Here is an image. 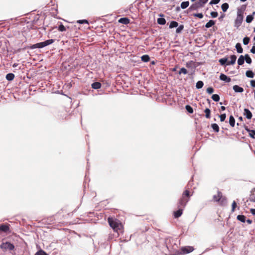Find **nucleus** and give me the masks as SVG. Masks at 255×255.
I'll list each match as a JSON object with an SVG mask.
<instances>
[{"instance_id":"obj_1","label":"nucleus","mask_w":255,"mask_h":255,"mask_svg":"<svg viewBox=\"0 0 255 255\" xmlns=\"http://www.w3.org/2000/svg\"><path fill=\"white\" fill-rule=\"evenodd\" d=\"M108 221L110 227L112 228L115 232L118 233L119 231L122 230L123 226L119 220L112 217H109Z\"/></svg>"},{"instance_id":"obj_2","label":"nucleus","mask_w":255,"mask_h":255,"mask_svg":"<svg viewBox=\"0 0 255 255\" xmlns=\"http://www.w3.org/2000/svg\"><path fill=\"white\" fill-rule=\"evenodd\" d=\"M54 42V39H48L47 40H45L43 42H39L36 44H34L32 45L31 46V49H35V48H43L46 46H48L52 43H53Z\"/></svg>"},{"instance_id":"obj_3","label":"nucleus","mask_w":255,"mask_h":255,"mask_svg":"<svg viewBox=\"0 0 255 255\" xmlns=\"http://www.w3.org/2000/svg\"><path fill=\"white\" fill-rule=\"evenodd\" d=\"M189 197V192L188 190H186L182 194V198L179 202V207L184 208L189 201V199H186V197Z\"/></svg>"},{"instance_id":"obj_4","label":"nucleus","mask_w":255,"mask_h":255,"mask_svg":"<svg viewBox=\"0 0 255 255\" xmlns=\"http://www.w3.org/2000/svg\"><path fill=\"white\" fill-rule=\"evenodd\" d=\"M243 18L244 16L243 11L241 9H238L237 11V18L235 22V26L237 28H239L242 24V23L243 20Z\"/></svg>"},{"instance_id":"obj_5","label":"nucleus","mask_w":255,"mask_h":255,"mask_svg":"<svg viewBox=\"0 0 255 255\" xmlns=\"http://www.w3.org/2000/svg\"><path fill=\"white\" fill-rule=\"evenodd\" d=\"M0 248L3 250V251H11L14 249V246L13 244H11L9 242H5V243H2L0 246Z\"/></svg>"},{"instance_id":"obj_6","label":"nucleus","mask_w":255,"mask_h":255,"mask_svg":"<svg viewBox=\"0 0 255 255\" xmlns=\"http://www.w3.org/2000/svg\"><path fill=\"white\" fill-rule=\"evenodd\" d=\"M194 250V248L191 246H187L183 247L181 249V251L183 254H188L192 252Z\"/></svg>"},{"instance_id":"obj_7","label":"nucleus","mask_w":255,"mask_h":255,"mask_svg":"<svg viewBox=\"0 0 255 255\" xmlns=\"http://www.w3.org/2000/svg\"><path fill=\"white\" fill-rule=\"evenodd\" d=\"M222 194L221 192L218 191L217 195H215L213 196V200L216 202H219L221 201V202H223V199H222Z\"/></svg>"},{"instance_id":"obj_8","label":"nucleus","mask_w":255,"mask_h":255,"mask_svg":"<svg viewBox=\"0 0 255 255\" xmlns=\"http://www.w3.org/2000/svg\"><path fill=\"white\" fill-rule=\"evenodd\" d=\"M220 79L222 81H224L226 83H229L231 82V79L229 77L224 74H221L220 76Z\"/></svg>"},{"instance_id":"obj_9","label":"nucleus","mask_w":255,"mask_h":255,"mask_svg":"<svg viewBox=\"0 0 255 255\" xmlns=\"http://www.w3.org/2000/svg\"><path fill=\"white\" fill-rule=\"evenodd\" d=\"M119 22L124 24H128L130 22L129 19L127 17L121 18L118 20Z\"/></svg>"},{"instance_id":"obj_10","label":"nucleus","mask_w":255,"mask_h":255,"mask_svg":"<svg viewBox=\"0 0 255 255\" xmlns=\"http://www.w3.org/2000/svg\"><path fill=\"white\" fill-rule=\"evenodd\" d=\"M244 116L246 117L248 119H251L252 117V114L251 111L248 109H244Z\"/></svg>"},{"instance_id":"obj_11","label":"nucleus","mask_w":255,"mask_h":255,"mask_svg":"<svg viewBox=\"0 0 255 255\" xmlns=\"http://www.w3.org/2000/svg\"><path fill=\"white\" fill-rule=\"evenodd\" d=\"M202 7V6H200V5L199 4V2H195L192 4L190 7H189V9L191 10H197L198 8Z\"/></svg>"},{"instance_id":"obj_12","label":"nucleus","mask_w":255,"mask_h":255,"mask_svg":"<svg viewBox=\"0 0 255 255\" xmlns=\"http://www.w3.org/2000/svg\"><path fill=\"white\" fill-rule=\"evenodd\" d=\"M233 89L234 91L237 93H242L244 91V89L238 85L234 86Z\"/></svg>"},{"instance_id":"obj_13","label":"nucleus","mask_w":255,"mask_h":255,"mask_svg":"<svg viewBox=\"0 0 255 255\" xmlns=\"http://www.w3.org/2000/svg\"><path fill=\"white\" fill-rule=\"evenodd\" d=\"M230 58H231V61H229L227 63V65L234 64L236 62L237 57L236 55H233L231 56Z\"/></svg>"},{"instance_id":"obj_14","label":"nucleus","mask_w":255,"mask_h":255,"mask_svg":"<svg viewBox=\"0 0 255 255\" xmlns=\"http://www.w3.org/2000/svg\"><path fill=\"white\" fill-rule=\"evenodd\" d=\"M9 230V227L6 225H1L0 226V231H2L3 232H7Z\"/></svg>"},{"instance_id":"obj_15","label":"nucleus","mask_w":255,"mask_h":255,"mask_svg":"<svg viewBox=\"0 0 255 255\" xmlns=\"http://www.w3.org/2000/svg\"><path fill=\"white\" fill-rule=\"evenodd\" d=\"M183 213V210L182 209H179L177 211L174 212V216L175 218H179L180 217Z\"/></svg>"},{"instance_id":"obj_16","label":"nucleus","mask_w":255,"mask_h":255,"mask_svg":"<svg viewBox=\"0 0 255 255\" xmlns=\"http://www.w3.org/2000/svg\"><path fill=\"white\" fill-rule=\"evenodd\" d=\"M255 14V12H253V14L248 15L247 17L246 21L247 23H251L254 19V15Z\"/></svg>"},{"instance_id":"obj_17","label":"nucleus","mask_w":255,"mask_h":255,"mask_svg":"<svg viewBox=\"0 0 255 255\" xmlns=\"http://www.w3.org/2000/svg\"><path fill=\"white\" fill-rule=\"evenodd\" d=\"M92 88L94 89H98L101 87V84L100 82H94L92 84Z\"/></svg>"},{"instance_id":"obj_18","label":"nucleus","mask_w":255,"mask_h":255,"mask_svg":"<svg viewBox=\"0 0 255 255\" xmlns=\"http://www.w3.org/2000/svg\"><path fill=\"white\" fill-rule=\"evenodd\" d=\"M236 48L237 49V52L239 53H242L243 52V49L242 47L241 44L240 43H238L236 45Z\"/></svg>"},{"instance_id":"obj_19","label":"nucleus","mask_w":255,"mask_h":255,"mask_svg":"<svg viewBox=\"0 0 255 255\" xmlns=\"http://www.w3.org/2000/svg\"><path fill=\"white\" fill-rule=\"evenodd\" d=\"M229 124L232 127H234L235 125V120L233 116H230L229 118Z\"/></svg>"},{"instance_id":"obj_20","label":"nucleus","mask_w":255,"mask_h":255,"mask_svg":"<svg viewBox=\"0 0 255 255\" xmlns=\"http://www.w3.org/2000/svg\"><path fill=\"white\" fill-rule=\"evenodd\" d=\"M245 62V58L243 55H241L238 60V64L239 65H242Z\"/></svg>"},{"instance_id":"obj_21","label":"nucleus","mask_w":255,"mask_h":255,"mask_svg":"<svg viewBox=\"0 0 255 255\" xmlns=\"http://www.w3.org/2000/svg\"><path fill=\"white\" fill-rule=\"evenodd\" d=\"M141 59L143 62H147L149 61L150 58L148 55H144L141 57Z\"/></svg>"},{"instance_id":"obj_22","label":"nucleus","mask_w":255,"mask_h":255,"mask_svg":"<svg viewBox=\"0 0 255 255\" xmlns=\"http://www.w3.org/2000/svg\"><path fill=\"white\" fill-rule=\"evenodd\" d=\"M246 75L247 77L252 78L254 77L255 74L252 71L248 70V71H246Z\"/></svg>"},{"instance_id":"obj_23","label":"nucleus","mask_w":255,"mask_h":255,"mask_svg":"<svg viewBox=\"0 0 255 255\" xmlns=\"http://www.w3.org/2000/svg\"><path fill=\"white\" fill-rule=\"evenodd\" d=\"M215 22L213 20H210L205 25L206 28H210L215 24Z\"/></svg>"},{"instance_id":"obj_24","label":"nucleus","mask_w":255,"mask_h":255,"mask_svg":"<svg viewBox=\"0 0 255 255\" xmlns=\"http://www.w3.org/2000/svg\"><path fill=\"white\" fill-rule=\"evenodd\" d=\"M237 219L243 223L246 222V217L244 215H239L237 216Z\"/></svg>"},{"instance_id":"obj_25","label":"nucleus","mask_w":255,"mask_h":255,"mask_svg":"<svg viewBox=\"0 0 255 255\" xmlns=\"http://www.w3.org/2000/svg\"><path fill=\"white\" fill-rule=\"evenodd\" d=\"M211 127L215 132H218L219 131V127L217 124H212Z\"/></svg>"},{"instance_id":"obj_26","label":"nucleus","mask_w":255,"mask_h":255,"mask_svg":"<svg viewBox=\"0 0 255 255\" xmlns=\"http://www.w3.org/2000/svg\"><path fill=\"white\" fill-rule=\"evenodd\" d=\"M189 5V2L188 1H183L181 3V7L182 9L187 8Z\"/></svg>"},{"instance_id":"obj_27","label":"nucleus","mask_w":255,"mask_h":255,"mask_svg":"<svg viewBox=\"0 0 255 255\" xmlns=\"http://www.w3.org/2000/svg\"><path fill=\"white\" fill-rule=\"evenodd\" d=\"M14 78V75L12 73H8L6 75V79L8 81H11Z\"/></svg>"},{"instance_id":"obj_28","label":"nucleus","mask_w":255,"mask_h":255,"mask_svg":"<svg viewBox=\"0 0 255 255\" xmlns=\"http://www.w3.org/2000/svg\"><path fill=\"white\" fill-rule=\"evenodd\" d=\"M204 83L202 81H199L196 83V87L197 89H199L203 87Z\"/></svg>"},{"instance_id":"obj_29","label":"nucleus","mask_w":255,"mask_h":255,"mask_svg":"<svg viewBox=\"0 0 255 255\" xmlns=\"http://www.w3.org/2000/svg\"><path fill=\"white\" fill-rule=\"evenodd\" d=\"M157 23L160 25H164L166 23V20L165 18L160 17L157 19Z\"/></svg>"},{"instance_id":"obj_30","label":"nucleus","mask_w":255,"mask_h":255,"mask_svg":"<svg viewBox=\"0 0 255 255\" xmlns=\"http://www.w3.org/2000/svg\"><path fill=\"white\" fill-rule=\"evenodd\" d=\"M204 112L205 113V117L207 119H210L211 118V116H210V113H211V111L208 108H206L205 111H204Z\"/></svg>"},{"instance_id":"obj_31","label":"nucleus","mask_w":255,"mask_h":255,"mask_svg":"<svg viewBox=\"0 0 255 255\" xmlns=\"http://www.w3.org/2000/svg\"><path fill=\"white\" fill-rule=\"evenodd\" d=\"M178 23L177 22L175 21H172L171 22V23L169 25V28H172L174 27H176L178 26Z\"/></svg>"},{"instance_id":"obj_32","label":"nucleus","mask_w":255,"mask_h":255,"mask_svg":"<svg viewBox=\"0 0 255 255\" xmlns=\"http://www.w3.org/2000/svg\"><path fill=\"white\" fill-rule=\"evenodd\" d=\"M221 8L222 10L224 12H225L227 10V9L229 8V4L227 3H224L222 5Z\"/></svg>"},{"instance_id":"obj_33","label":"nucleus","mask_w":255,"mask_h":255,"mask_svg":"<svg viewBox=\"0 0 255 255\" xmlns=\"http://www.w3.org/2000/svg\"><path fill=\"white\" fill-rule=\"evenodd\" d=\"M219 62L222 65H225L228 61V58L225 57L219 59Z\"/></svg>"},{"instance_id":"obj_34","label":"nucleus","mask_w":255,"mask_h":255,"mask_svg":"<svg viewBox=\"0 0 255 255\" xmlns=\"http://www.w3.org/2000/svg\"><path fill=\"white\" fill-rule=\"evenodd\" d=\"M212 99L215 102H218L220 100V97L217 94H214L212 96Z\"/></svg>"},{"instance_id":"obj_35","label":"nucleus","mask_w":255,"mask_h":255,"mask_svg":"<svg viewBox=\"0 0 255 255\" xmlns=\"http://www.w3.org/2000/svg\"><path fill=\"white\" fill-rule=\"evenodd\" d=\"M185 109L189 113L192 114L193 113V109L190 106L186 105Z\"/></svg>"},{"instance_id":"obj_36","label":"nucleus","mask_w":255,"mask_h":255,"mask_svg":"<svg viewBox=\"0 0 255 255\" xmlns=\"http://www.w3.org/2000/svg\"><path fill=\"white\" fill-rule=\"evenodd\" d=\"M66 28L65 26L62 24H60L58 26V30L61 32L66 31Z\"/></svg>"},{"instance_id":"obj_37","label":"nucleus","mask_w":255,"mask_h":255,"mask_svg":"<svg viewBox=\"0 0 255 255\" xmlns=\"http://www.w3.org/2000/svg\"><path fill=\"white\" fill-rule=\"evenodd\" d=\"M184 28V25H180L178 27V28L176 29V32L177 33H180Z\"/></svg>"},{"instance_id":"obj_38","label":"nucleus","mask_w":255,"mask_h":255,"mask_svg":"<svg viewBox=\"0 0 255 255\" xmlns=\"http://www.w3.org/2000/svg\"><path fill=\"white\" fill-rule=\"evenodd\" d=\"M208 0H199L198 2L200 6L203 7L204 4L207 2Z\"/></svg>"},{"instance_id":"obj_39","label":"nucleus","mask_w":255,"mask_h":255,"mask_svg":"<svg viewBox=\"0 0 255 255\" xmlns=\"http://www.w3.org/2000/svg\"><path fill=\"white\" fill-rule=\"evenodd\" d=\"M250 40V38L248 37H245V38H244V39H243L244 44L247 45L249 43Z\"/></svg>"},{"instance_id":"obj_40","label":"nucleus","mask_w":255,"mask_h":255,"mask_svg":"<svg viewBox=\"0 0 255 255\" xmlns=\"http://www.w3.org/2000/svg\"><path fill=\"white\" fill-rule=\"evenodd\" d=\"M182 73L186 74L187 73V70L185 68H181L179 71V74H181Z\"/></svg>"},{"instance_id":"obj_41","label":"nucleus","mask_w":255,"mask_h":255,"mask_svg":"<svg viewBox=\"0 0 255 255\" xmlns=\"http://www.w3.org/2000/svg\"><path fill=\"white\" fill-rule=\"evenodd\" d=\"M219 117H220L221 122H224L226 119V115L225 114H221L219 116Z\"/></svg>"},{"instance_id":"obj_42","label":"nucleus","mask_w":255,"mask_h":255,"mask_svg":"<svg viewBox=\"0 0 255 255\" xmlns=\"http://www.w3.org/2000/svg\"><path fill=\"white\" fill-rule=\"evenodd\" d=\"M249 135L250 137L255 138V130L252 129L249 133Z\"/></svg>"},{"instance_id":"obj_43","label":"nucleus","mask_w":255,"mask_h":255,"mask_svg":"<svg viewBox=\"0 0 255 255\" xmlns=\"http://www.w3.org/2000/svg\"><path fill=\"white\" fill-rule=\"evenodd\" d=\"M77 23H80V24H85V23L88 24V21L86 19H82V20H78Z\"/></svg>"},{"instance_id":"obj_44","label":"nucleus","mask_w":255,"mask_h":255,"mask_svg":"<svg viewBox=\"0 0 255 255\" xmlns=\"http://www.w3.org/2000/svg\"><path fill=\"white\" fill-rule=\"evenodd\" d=\"M207 92L209 94H211L214 92V89L212 87H208L207 89Z\"/></svg>"},{"instance_id":"obj_45","label":"nucleus","mask_w":255,"mask_h":255,"mask_svg":"<svg viewBox=\"0 0 255 255\" xmlns=\"http://www.w3.org/2000/svg\"><path fill=\"white\" fill-rule=\"evenodd\" d=\"M193 15L199 18H202L203 17V14L202 13H195Z\"/></svg>"},{"instance_id":"obj_46","label":"nucleus","mask_w":255,"mask_h":255,"mask_svg":"<svg viewBox=\"0 0 255 255\" xmlns=\"http://www.w3.org/2000/svg\"><path fill=\"white\" fill-rule=\"evenodd\" d=\"M250 200L251 202H255V195L254 194H252L250 197Z\"/></svg>"},{"instance_id":"obj_47","label":"nucleus","mask_w":255,"mask_h":255,"mask_svg":"<svg viewBox=\"0 0 255 255\" xmlns=\"http://www.w3.org/2000/svg\"><path fill=\"white\" fill-rule=\"evenodd\" d=\"M220 0H212L209 4H218L220 2Z\"/></svg>"},{"instance_id":"obj_48","label":"nucleus","mask_w":255,"mask_h":255,"mask_svg":"<svg viewBox=\"0 0 255 255\" xmlns=\"http://www.w3.org/2000/svg\"><path fill=\"white\" fill-rule=\"evenodd\" d=\"M35 255H47L45 252L43 251H40L37 252Z\"/></svg>"},{"instance_id":"obj_49","label":"nucleus","mask_w":255,"mask_h":255,"mask_svg":"<svg viewBox=\"0 0 255 255\" xmlns=\"http://www.w3.org/2000/svg\"><path fill=\"white\" fill-rule=\"evenodd\" d=\"M237 206V204L235 201H233L232 205V211L233 212L235 211V209Z\"/></svg>"},{"instance_id":"obj_50","label":"nucleus","mask_w":255,"mask_h":255,"mask_svg":"<svg viewBox=\"0 0 255 255\" xmlns=\"http://www.w3.org/2000/svg\"><path fill=\"white\" fill-rule=\"evenodd\" d=\"M218 12L216 11H212L211 12V15L213 18H215L218 16Z\"/></svg>"},{"instance_id":"obj_51","label":"nucleus","mask_w":255,"mask_h":255,"mask_svg":"<svg viewBox=\"0 0 255 255\" xmlns=\"http://www.w3.org/2000/svg\"><path fill=\"white\" fill-rule=\"evenodd\" d=\"M193 63V61H190L186 63V66L188 68H190V67H191Z\"/></svg>"},{"instance_id":"obj_52","label":"nucleus","mask_w":255,"mask_h":255,"mask_svg":"<svg viewBox=\"0 0 255 255\" xmlns=\"http://www.w3.org/2000/svg\"><path fill=\"white\" fill-rule=\"evenodd\" d=\"M245 60H246V62L248 63V64H251L252 63V59L251 58V57L249 58H245Z\"/></svg>"},{"instance_id":"obj_53","label":"nucleus","mask_w":255,"mask_h":255,"mask_svg":"<svg viewBox=\"0 0 255 255\" xmlns=\"http://www.w3.org/2000/svg\"><path fill=\"white\" fill-rule=\"evenodd\" d=\"M251 85L252 87H255V80H252L250 81Z\"/></svg>"},{"instance_id":"obj_54","label":"nucleus","mask_w":255,"mask_h":255,"mask_svg":"<svg viewBox=\"0 0 255 255\" xmlns=\"http://www.w3.org/2000/svg\"><path fill=\"white\" fill-rule=\"evenodd\" d=\"M251 52L255 54V43L254 44V46L252 47V48L251 49Z\"/></svg>"},{"instance_id":"obj_55","label":"nucleus","mask_w":255,"mask_h":255,"mask_svg":"<svg viewBox=\"0 0 255 255\" xmlns=\"http://www.w3.org/2000/svg\"><path fill=\"white\" fill-rule=\"evenodd\" d=\"M250 211L253 215H255V209H251Z\"/></svg>"},{"instance_id":"obj_56","label":"nucleus","mask_w":255,"mask_h":255,"mask_svg":"<svg viewBox=\"0 0 255 255\" xmlns=\"http://www.w3.org/2000/svg\"><path fill=\"white\" fill-rule=\"evenodd\" d=\"M245 129L246 131H247L249 133L250 132L251 130H252V129H249L247 127H245Z\"/></svg>"},{"instance_id":"obj_57","label":"nucleus","mask_w":255,"mask_h":255,"mask_svg":"<svg viewBox=\"0 0 255 255\" xmlns=\"http://www.w3.org/2000/svg\"><path fill=\"white\" fill-rule=\"evenodd\" d=\"M247 222L249 224H252V221L251 220H250V219H248V220H247Z\"/></svg>"},{"instance_id":"obj_58","label":"nucleus","mask_w":255,"mask_h":255,"mask_svg":"<svg viewBox=\"0 0 255 255\" xmlns=\"http://www.w3.org/2000/svg\"><path fill=\"white\" fill-rule=\"evenodd\" d=\"M250 57V56L248 54H246L244 56V58H249Z\"/></svg>"},{"instance_id":"obj_59","label":"nucleus","mask_w":255,"mask_h":255,"mask_svg":"<svg viewBox=\"0 0 255 255\" xmlns=\"http://www.w3.org/2000/svg\"><path fill=\"white\" fill-rule=\"evenodd\" d=\"M221 110H222V111H224V110H225V109H226V107H224V106H221Z\"/></svg>"},{"instance_id":"obj_60","label":"nucleus","mask_w":255,"mask_h":255,"mask_svg":"<svg viewBox=\"0 0 255 255\" xmlns=\"http://www.w3.org/2000/svg\"><path fill=\"white\" fill-rule=\"evenodd\" d=\"M17 65H18V64H17V63H14V64H13L12 66H13V67H17Z\"/></svg>"},{"instance_id":"obj_61","label":"nucleus","mask_w":255,"mask_h":255,"mask_svg":"<svg viewBox=\"0 0 255 255\" xmlns=\"http://www.w3.org/2000/svg\"><path fill=\"white\" fill-rule=\"evenodd\" d=\"M251 192L252 193L255 192V188L252 189Z\"/></svg>"},{"instance_id":"obj_62","label":"nucleus","mask_w":255,"mask_h":255,"mask_svg":"<svg viewBox=\"0 0 255 255\" xmlns=\"http://www.w3.org/2000/svg\"><path fill=\"white\" fill-rule=\"evenodd\" d=\"M239 120L241 121H243V118L242 117H240L239 118Z\"/></svg>"},{"instance_id":"obj_63","label":"nucleus","mask_w":255,"mask_h":255,"mask_svg":"<svg viewBox=\"0 0 255 255\" xmlns=\"http://www.w3.org/2000/svg\"><path fill=\"white\" fill-rule=\"evenodd\" d=\"M242 2H245L247 0H240Z\"/></svg>"},{"instance_id":"obj_64","label":"nucleus","mask_w":255,"mask_h":255,"mask_svg":"<svg viewBox=\"0 0 255 255\" xmlns=\"http://www.w3.org/2000/svg\"><path fill=\"white\" fill-rule=\"evenodd\" d=\"M173 71H176V68H173Z\"/></svg>"}]
</instances>
